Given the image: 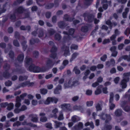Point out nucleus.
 <instances>
[{"label": "nucleus", "mask_w": 130, "mask_h": 130, "mask_svg": "<svg viewBox=\"0 0 130 130\" xmlns=\"http://www.w3.org/2000/svg\"><path fill=\"white\" fill-rule=\"evenodd\" d=\"M46 127L50 129H52V124L51 123H48L46 124L45 125Z\"/></svg>", "instance_id": "62"}, {"label": "nucleus", "mask_w": 130, "mask_h": 130, "mask_svg": "<svg viewBox=\"0 0 130 130\" xmlns=\"http://www.w3.org/2000/svg\"><path fill=\"white\" fill-rule=\"evenodd\" d=\"M122 58L125 60H126L128 61H130V55H124L122 56Z\"/></svg>", "instance_id": "47"}, {"label": "nucleus", "mask_w": 130, "mask_h": 130, "mask_svg": "<svg viewBox=\"0 0 130 130\" xmlns=\"http://www.w3.org/2000/svg\"><path fill=\"white\" fill-rule=\"evenodd\" d=\"M62 50L64 51V55L65 56L69 55L70 52L69 51V47L65 45H64L62 47Z\"/></svg>", "instance_id": "16"}, {"label": "nucleus", "mask_w": 130, "mask_h": 130, "mask_svg": "<svg viewBox=\"0 0 130 130\" xmlns=\"http://www.w3.org/2000/svg\"><path fill=\"white\" fill-rule=\"evenodd\" d=\"M93 104V101H87L86 102L87 106L88 107L92 106Z\"/></svg>", "instance_id": "54"}, {"label": "nucleus", "mask_w": 130, "mask_h": 130, "mask_svg": "<svg viewBox=\"0 0 130 130\" xmlns=\"http://www.w3.org/2000/svg\"><path fill=\"white\" fill-rule=\"evenodd\" d=\"M45 114L43 113H41L40 114V115L41 116L40 118V120L42 122H45L47 120L46 117H44Z\"/></svg>", "instance_id": "23"}, {"label": "nucleus", "mask_w": 130, "mask_h": 130, "mask_svg": "<svg viewBox=\"0 0 130 130\" xmlns=\"http://www.w3.org/2000/svg\"><path fill=\"white\" fill-rule=\"evenodd\" d=\"M103 86L102 85L99 86L96 88V90L95 91V95H98L100 94L102 92L101 89L103 88Z\"/></svg>", "instance_id": "21"}, {"label": "nucleus", "mask_w": 130, "mask_h": 130, "mask_svg": "<svg viewBox=\"0 0 130 130\" xmlns=\"http://www.w3.org/2000/svg\"><path fill=\"white\" fill-rule=\"evenodd\" d=\"M40 91L41 93L43 94H45L47 92V90L44 88L41 89H40Z\"/></svg>", "instance_id": "49"}, {"label": "nucleus", "mask_w": 130, "mask_h": 130, "mask_svg": "<svg viewBox=\"0 0 130 130\" xmlns=\"http://www.w3.org/2000/svg\"><path fill=\"white\" fill-rule=\"evenodd\" d=\"M5 84L6 86H9L11 85L12 84L11 82L9 80L5 83Z\"/></svg>", "instance_id": "64"}, {"label": "nucleus", "mask_w": 130, "mask_h": 130, "mask_svg": "<svg viewBox=\"0 0 130 130\" xmlns=\"http://www.w3.org/2000/svg\"><path fill=\"white\" fill-rule=\"evenodd\" d=\"M28 76H20L19 77V80L20 81H22L27 80Z\"/></svg>", "instance_id": "36"}, {"label": "nucleus", "mask_w": 130, "mask_h": 130, "mask_svg": "<svg viewBox=\"0 0 130 130\" xmlns=\"http://www.w3.org/2000/svg\"><path fill=\"white\" fill-rule=\"evenodd\" d=\"M58 110L57 108H55L52 111V114H51V116L52 117L54 118L55 119L57 118V113L58 112Z\"/></svg>", "instance_id": "25"}, {"label": "nucleus", "mask_w": 130, "mask_h": 130, "mask_svg": "<svg viewBox=\"0 0 130 130\" xmlns=\"http://www.w3.org/2000/svg\"><path fill=\"white\" fill-rule=\"evenodd\" d=\"M95 107L98 111L101 110H102L101 107L99 103H98L96 104L95 106Z\"/></svg>", "instance_id": "55"}, {"label": "nucleus", "mask_w": 130, "mask_h": 130, "mask_svg": "<svg viewBox=\"0 0 130 130\" xmlns=\"http://www.w3.org/2000/svg\"><path fill=\"white\" fill-rule=\"evenodd\" d=\"M21 98H16V103L15 106L19 108L21 105Z\"/></svg>", "instance_id": "28"}, {"label": "nucleus", "mask_w": 130, "mask_h": 130, "mask_svg": "<svg viewBox=\"0 0 130 130\" xmlns=\"http://www.w3.org/2000/svg\"><path fill=\"white\" fill-rule=\"evenodd\" d=\"M123 78H125L127 81H129V77L130 76V72L125 73L123 74Z\"/></svg>", "instance_id": "32"}, {"label": "nucleus", "mask_w": 130, "mask_h": 130, "mask_svg": "<svg viewBox=\"0 0 130 130\" xmlns=\"http://www.w3.org/2000/svg\"><path fill=\"white\" fill-rule=\"evenodd\" d=\"M83 127V124L82 123L80 122L78 125H76L72 127V130H81Z\"/></svg>", "instance_id": "9"}, {"label": "nucleus", "mask_w": 130, "mask_h": 130, "mask_svg": "<svg viewBox=\"0 0 130 130\" xmlns=\"http://www.w3.org/2000/svg\"><path fill=\"white\" fill-rule=\"evenodd\" d=\"M88 27L86 26H85L82 27L81 30L83 32H86L88 31Z\"/></svg>", "instance_id": "43"}, {"label": "nucleus", "mask_w": 130, "mask_h": 130, "mask_svg": "<svg viewBox=\"0 0 130 130\" xmlns=\"http://www.w3.org/2000/svg\"><path fill=\"white\" fill-rule=\"evenodd\" d=\"M79 54L78 53H74L72 55V58L70 59V61L71 62L73 60L75 59L77 56Z\"/></svg>", "instance_id": "40"}, {"label": "nucleus", "mask_w": 130, "mask_h": 130, "mask_svg": "<svg viewBox=\"0 0 130 130\" xmlns=\"http://www.w3.org/2000/svg\"><path fill=\"white\" fill-rule=\"evenodd\" d=\"M8 104L7 102L3 103H1L0 105L2 107H5L8 105Z\"/></svg>", "instance_id": "63"}, {"label": "nucleus", "mask_w": 130, "mask_h": 130, "mask_svg": "<svg viewBox=\"0 0 130 130\" xmlns=\"http://www.w3.org/2000/svg\"><path fill=\"white\" fill-rule=\"evenodd\" d=\"M57 21V17L56 16H53L52 18V21L53 23H55Z\"/></svg>", "instance_id": "61"}, {"label": "nucleus", "mask_w": 130, "mask_h": 130, "mask_svg": "<svg viewBox=\"0 0 130 130\" xmlns=\"http://www.w3.org/2000/svg\"><path fill=\"white\" fill-rule=\"evenodd\" d=\"M22 41L21 42V44L23 48L24 51H25L27 47V45L26 44L27 41L25 40V38L22 36L21 37Z\"/></svg>", "instance_id": "13"}, {"label": "nucleus", "mask_w": 130, "mask_h": 130, "mask_svg": "<svg viewBox=\"0 0 130 130\" xmlns=\"http://www.w3.org/2000/svg\"><path fill=\"white\" fill-rule=\"evenodd\" d=\"M20 28L21 30H27L29 31L30 29V27L29 26H25L22 25L20 27Z\"/></svg>", "instance_id": "31"}, {"label": "nucleus", "mask_w": 130, "mask_h": 130, "mask_svg": "<svg viewBox=\"0 0 130 130\" xmlns=\"http://www.w3.org/2000/svg\"><path fill=\"white\" fill-rule=\"evenodd\" d=\"M13 44L15 46L19 47L20 46V43L18 41L16 40H14L13 41Z\"/></svg>", "instance_id": "46"}, {"label": "nucleus", "mask_w": 130, "mask_h": 130, "mask_svg": "<svg viewBox=\"0 0 130 130\" xmlns=\"http://www.w3.org/2000/svg\"><path fill=\"white\" fill-rule=\"evenodd\" d=\"M79 84V83L78 81L74 80L72 79H70L66 81L64 84V87L65 89L72 88Z\"/></svg>", "instance_id": "1"}, {"label": "nucleus", "mask_w": 130, "mask_h": 130, "mask_svg": "<svg viewBox=\"0 0 130 130\" xmlns=\"http://www.w3.org/2000/svg\"><path fill=\"white\" fill-rule=\"evenodd\" d=\"M78 47L77 45L75 44H72L71 45L70 48L71 50L73 49L76 50L77 49Z\"/></svg>", "instance_id": "57"}, {"label": "nucleus", "mask_w": 130, "mask_h": 130, "mask_svg": "<svg viewBox=\"0 0 130 130\" xmlns=\"http://www.w3.org/2000/svg\"><path fill=\"white\" fill-rule=\"evenodd\" d=\"M86 14V13H84V17L85 19H86L87 18V21L89 22L92 21L93 20L95 17L94 16L91 14H89L86 15H85Z\"/></svg>", "instance_id": "12"}, {"label": "nucleus", "mask_w": 130, "mask_h": 130, "mask_svg": "<svg viewBox=\"0 0 130 130\" xmlns=\"http://www.w3.org/2000/svg\"><path fill=\"white\" fill-rule=\"evenodd\" d=\"M61 106L62 110L63 111H69L71 109L70 104H64L61 105Z\"/></svg>", "instance_id": "8"}, {"label": "nucleus", "mask_w": 130, "mask_h": 130, "mask_svg": "<svg viewBox=\"0 0 130 130\" xmlns=\"http://www.w3.org/2000/svg\"><path fill=\"white\" fill-rule=\"evenodd\" d=\"M7 106V109L9 110H10L13 109L14 105L13 103H10L9 104H8Z\"/></svg>", "instance_id": "39"}, {"label": "nucleus", "mask_w": 130, "mask_h": 130, "mask_svg": "<svg viewBox=\"0 0 130 130\" xmlns=\"http://www.w3.org/2000/svg\"><path fill=\"white\" fill-rule=\"evenodd\" d=\"M54 122L55 123V128H57L59 127L62 124V122L59 121H55Z\"/></svg>", "instance_id": "34"}, {"label": "nucleus", "mask_w": 130, "mask_h": 130, "mask_svg": "<svg viewBox=\"0 0 130 130\" xmlns=\"http://www.w3.org/2000/svg\"><path fill=\"white\" fill-rule=\"evenodd\" d=\"M54 64V62L50 58H48L46 62V66L49 69L53 67Z\"/></svg>", "instance_id": "10"}, {"label": "nucleus", "mask_w": 130, "mask_h": 130, "mask_svg": "<svg viewBox=\"0 0 130 130\" xmlns=\"http://www.w3.org/2000/svg\"><path fill=\"white\" fill-rule=\"evenodd\" d=\"M25 10L24 8L22 6H20L17 8L15 11V13L17 14L22 13Z\"/></svg>", "instance_id": "17"}, {"label": "nucleus", "mask_w": 130, "mask_h": 130, "mask_svg": "<svg viewBox=\"0 0 130 130\" xmlns=\"http://www.w3.org/2000/svg\"><path fill=\"white\" fill-rule=\"evenodd\" d=\"M3 76L4 77L6 78H8L10 77V75L7 71H5L3 73Z\"/></svg>", "instance_id": "41"}, {"label": "nucleus", "mask_w": 130, "mask_h": 130, "mask_svg": "<svg viewBox=\"0 0 130 130\" xmlns=\"http://www.w3.org/2000/svg\"><path fill=\"white\" fill-rule=\"evenodd\" d=\"M24 58V55L23 53H22L18 56L17 58V60L19 61L22 62L23 61Z\"/></svg>", "instance_id": "30"}, {"label": "nucleus", "mask_w": 130, "mask_h": 130, "mask_svg": "<svg viewBox=\"0 0 130 130\" xmlns=\"http://www.w3.org/2000/svg\"><path fill=\"white\" fill-rule=\"evenodd\" d=\"M61 35L59 34H56L55 35V39L57 40H59L61 39Z\"/></svg>", "instance_id": "44"}, {"label": "nucleus", "mask_w": 130, "mask_h": 130, "mask_svg": "<svg viewBox=\"0 0 130 130\" xmlns=\"http://www.w3.org/2000/svg\"><path fill=\"white\" fill-rule=\"evenodd\" d=\"M100 117L101 119L103 120H106L105 121L106 123H108L111 119V118L110 115L105 114L103 112L101 113Z\"/></svg>", "instance_id": "4"}, {"label": "nucleus", "mask_w": 130, "mask_h": 130, "mask_svg": "<svg viewBox=\"0 0 130 130\" xmlns=\"http://www.w3.org/2000/svg\"><path fill=\"white\" fill-rule=\"evenodd\" d=\"M62 87L61 85H59L57 86L56 88L54 89V92L55 94H59L61 90Z\"/></svg>", "instance_id": "18"}, {"label": "nucleus", "mask_w": 130, "mask_h": 130, "mask_svg": "<svg viewBox=\"0 0 130 130\" xmlns=\"http://www.w3.org/2000/svg\"><path fill=\"white\" fill-rule=\"evenodd\" d=\"M29 70L31 72L38 73L40 72V68L38 66H36L34 64H32L29 67Z\"/></svg>", "instance_id": "5"}, {"label": "nucleus", "mask_w": 130, "mask_h": 130, "mask_svg": "<svg viewBox=\"0 0 130 130\" xmlns=\"http://www.w3.org/2000/svg\"><path fill=\"white\" fill-rule=\"evenodd\" d=\"M73 108V109L80 111L81 112H84V108L83 106L76 105Z\"/></svg>", "instance_id": "22"}, {"label": "nucleus", "mask_w": 130, "mask_h": 130, "mask_svg": "<svg viewBox=\"0 0 130 130\" xmlns=\"http://www.w3.org/2000/svg\"><path fill=\"white\" fill-rule=\"evenodd\" d=\"M106 24L109 26L110 29L111 28L112 22H111L110 20H108L106 21Z\"/></svg>", "instance_id": "51"}, {"label": "nucleus", "mask_w": 130, "mask_h": 130, "mask_svg": "<svg viewBox=\"0 0 130 130\" xmlns=\"http://www.w3.org/2000/svg\"><path fill=\"white\" fill-rule=\"evenodd\" d=\"M17 15V14L14 13V14H13L11 15L10 18L13 22H14L15 21V19L16 18L15 17V15Z\"/></svg>", "instance_id": "58"}, {"label": "nucleus", "mask_w": 130, "mask_h": 130, "mask_svg": "<svg viewBox=\"0 0 130 130\" xmlns=\"http://www.w3.org/2000/svg\"><path fill=\"white\" fill-rule=\"evenodd\" d=\"M64 119L62 111H60L59 112V115L58 117V119L59 120H62Z\"/></svg>", "instance_id": "38"}, {"label": "nucleus", "mask_w": 130, "mask_h": 130, "mask_svg": "<svg viewBox=\"0 0 130 130\" xmlns=\"http://www.w3.org/2000/svg\"><path fill=\"white\" fill-rule=\"evenodd\" d=\"M57 50V48L55 46H52L51 50V54L50 55V57L53 59L55 58L56 57V52Z\"/></svg>", "instance_id": "6"}, {"label": "nucleus", "mask_w": 130, "mask_h": 130, "mask_svg": "<svg viewBox=\"0 0 130 130\" xmlns=\"http://www.w3.org/2000/svg\"><path fill=\"white\" fill-rule=\"evenodd\" d=\"M4 68L5 71H7L10 68V66L9 65L7 64H5L4 67Z\"/></svg>", "instance_id": "48"}, {"label": "nucleus", "mask_w": 130, "mask_h": 130, "mask_svg": "<svg viewBox=\"0 0 130 130\" xmlns=\"http://www.w3.org/2000/svg\"><path fill=\"white\" fill-rule=\"evenodd\" d=\"M58 101V100L57 98H47V99L45 101H40L39 103L41 104L43 102L44 104L48 105L50 104L51 102H54L55 103H56Z\"/></svg>", "instance_id": "3"}, {"label": "nucleus", "mask_w": 130, "mask_h": 130, "mask_svg": "<svg viewBox=\"0 0 130 130\" xmlns=\"http://www.w3.org/2000/svg\"><path fill=\"white\" fill-rule=\"evenodd\" d=\"M58 24L59 27L61 29H64L67 25V24L63 21L58 22Z\"/></svg>", "instance_id": "20"}, {"label": "nucleus", "mask_w": 130, "mask_h": 130, "mask_svg": "<svg viewBox=\"0 0 130 130\" xmlns=\"http://www.w3.org/2000/svg\"><path fill=\"white\" fill-rule=\"evenodd\" d=\"M53 6V4H49L45 6V8L47 9H49L52 8Z\"/></svg>", "instance_id": "53"}, {"label": "nucleus", "mask_w": 130, "mask_h": 130, "mask_svg": "<svg viewBox=\"0 0 130 130\" xmlns=\"http://www.w3.org/2000/svg\"><path fill=\"white\" fill-rule=\"evenodd\" d=\"M73 71L76 74H79L80 73V70L78 69L77 67H74Z\"/></svg>", "instance_id": "45"}, {"label": "nucleus", "mask_w": 130, "mask_h": 130, "mask_svg": "<svg viewBox=\"0 0 130 130\" xmlns=\"http://www.w3.org/2000/svg\"><path fill=\"white\" fill-rule=\"evenodd\" d=\"M39 55V53L38 52L35 51L33 53V56L35 58L37 57Z\"/></svg>", "instance_id": "60"}, {"label": "nucleus", "mask_w": 130, "mask_h": 130, "mask_svg": "<svg viewBox=\"0 0 130 130\" xmlns=\"http://www.w3.org/2000/svg\"><path fill=\"white\" fill-rule=\"evenodd\" d=\"M85 125L86 126L90 125V127L92 129H93L94 127L93 123L92 122H91L90 123L89 122H87L85 124Z\"/></svg>", "instance_id": "33"}, {"label": "nucleus", "mask_w": 130, "mask_h": 130, "mask_svg": "<svg viewBox=\"0 0 130 130\" xmlns=\"http://www.w3.org/2000/svg\"><path fill=\"white\" fill-rule=\"evenodd\" d=\"M129 81H127L125 78H123L120 83V85L121 86V87L122 89H124L127 87L126 83Z\"/></svg>", "instance_id": "19"}, {"label": "nucleus", "mask_w": 130, "mask_h": 130, "mask_svg": "<svg viewBox=\"0 0 130 130\" xmlns=\"http://www.w3.org/2000/svg\"><path fill=\"white\" fill-rule=\"evenodd\" d=\"M34 84V83L33 82L30 83L28 81H26L23 83H22L19 85V88L21 87H24L27 85L28 86H32Z\"/></svg>", "instance_id": "14"}, {"label": "nucleus", "mask_w": 130, "mask_h": 130, "mask_svg": "<svg viewBox=\"0 0 130 130\" xmlns=\"http://www.w3.org/2000/svg\"><path fill=\"white\" fill-rule=\"evenodd\" d=\"M106 66L107 68L113 67L115 65V62L114 59H111L109 61H107L105 63Z\"/></svg>", "instance_id": "7"}, {"label": "nucleus", "mask_w": 130, "mask_h": 130, "mask_svg": "<svg viewBox=\"0 0 130 130\" xmlns=\"http://www.w3.org/2000/svg\"><path fill=\"white\" fill-rule=\"evenodd\" d=\"M9 57L11 59L13 58L14 56V53L12 51H10L9 53Z\"/></svg>", "instance_id": "52"}, {"label": "nucleus", "mask_w": 130, "mask_h": 130, "mask_svg": "<svg viewBox=\"0 0 130 130\" xmlns=\"http://www.w3.org/2000/svg\"><path fill=\"white\" fill-rule=\"evenodd\" d=\"M122 112L121 109H119L115 111V113L116 116L119 117L122 115Z\"/></svg>", "instance_id": "27"}, {"label": "nucleus", "mask_w": 130, "mask_h": 130, "mask_svg": "<svg viewBox=\"0 0 130 130\" xmlns=\"http://www.w3.org/2000/svg\"><path fill=\"white\" fill-rule=\"evenodd\" d=\"M75 31L74 29L73 28H70L69 30V33L71 35H72L73 34Z\"/></svg>", "instance_id": "59"}, {"label": "nucleus", "mask_w": 130, "mask_h": 130, "mask_svg": "<svg viewBox=\"0 0 130 130\" xmlns=\"http://www.w3.org/2000/svg\"><path fill=\"white\" fill-rule=\"evenodd\" d=\"M120 104L121 107L125 111L128 112L130 110V105L128 102L125 101H121Z\"/></svg>", "instance_id": "2"}, {"label": "nucleus", "mask_w": 130, "mask_h": 130, "mask_svg": "<svg viewBox=\"0 0 130 130\" xmlns=\"http://www.w3.org/2000/svg\"><path fill=\"white\" fill-rule=\"evenodd\" d=\"M63 19L64 20L66 21L71 22L74 19L73 18H71L69 15L66 14L64 15Z\"/></svg>", "instance_id": "26"}, {"label": "nucleus", "mask_w": 130, "mask_h": 130, "mask_svg": "<svg viewBox=\"0 0 130 130\" xmlns=\"http://www.w3.org/2000/svg\"><path fill=\"white\" fill-rule=\"evenodd\" d=\"M33 61L32 59L30 58H28L27 57H26L25 58V62L26 63V64L29 65L31 64H32V63Z\"/></svg>", "instance_id": "29"}, {"label": "nucleus", "mask_w": 130, "mask_h": 130, "mask_svg": "<svg viewBox=\"0 0 130 130\" xmlns=\"http://www.w3.org/2000/svg\"><path fill=\"white\" fill-rule=\"evenodd\" d=\"M79 118V117L78 116H74L72 117V121L74 122H76L79 120L78 119Z\"/></svg>", "instance_id": "37"}, {"label": "nucleus", "mask_w": 130, "mask_h": 130, "mask_svg": "<svg viewBox=\"0 0 130 130\" xmlns=\"http://www.w3.org/2000/svg\"><path fill=\"white\" fill-rule=\"evenodd\" d=\"M39 42V40L38 39H35L32 38L30 40V43L31 44H34L35 43H38Z\"/></svg>", "instance_id": "35"}, {"label": "nucleus", "mask_w": 130, "mask_h": 130, "mask_svg": "<svg viewBox=\"0 0 130 130\" xmlns=\"http://www.w3.org/2000/svg\"><path fill=\"white\" fill-rule=\"evenodd\" d=\"M21 125V123L19 121H17L13 124V127H15L16 126H19Z\"/></svg>", "instance_id": "56"}, {"label": "nucleus", "mask_w": 130, "mask_h": 130, "mask_svg": "<svg viewBox=\"0 0 130 130\" xmlns=\"http://www.w3.org/2000/svg\"><path fill=\"white\" fill-rule=\"evenodd\" d=\"M49 69L46 66V67H43L40 68V72H44L48 71Z\"/></svg>", "instance_id": "42"}, {"label": "nucleus", "mask_w": 130, "mask_h": 130, "mask_svg": "<svg viewBox=\"0 0 130 130\" xmlns=\"http://www.w3.org/2000/svg\"><path fill=\"white\" fill-rule=\"evenodd\" d=\"M44 30L41 28H40L38 30V36L40 38L42 37L44 34Z\"/></svg>", "instance_id": "24"}, {"label": "nucleus", "mask_w": 130, "mask_h": 130, "mask_svg": "<svg viewBox=\"0 0 130 130\" xmlns=\"http://www.w3.org/2000/svg\"><path fill=\"white\" fill-rule=\"evenodd\" d=\"M92 0H85V4L87 6L90 5L92 2Z\"/></svg>", "instance_id": "50"}, {"label": "nucleus", "mask_w": 130, "mask_h": 130, "mask_svg": "<svg viewBox=\"0 0 130 130\" xmlns=\"http://www.w3.org/2000/svg\"><path fill=\"white\" fill-rule=\"evenodd\" d=\"M29 118L31 119V120L32 122L36 123L38 121L37 116L36 114L33 113L29 115Z\"/></svg>", "instance_id": "11"}, {"label": "nucleus", "mask_w": 130, "mask_h": 130, "mask_svg": "<svg viewBox=\"0 0 130 130\" xmlns=\"http://www.w3.org/2000/svg\"><path fill=\"white\" fill-rule=\"evenodd\" d=\"M55 31L52 28H50L47 30V32L45 34V37H49L53 35L55 32Z\"/></svg>", "instance_id": "15"}]
</instances>
